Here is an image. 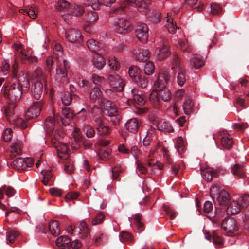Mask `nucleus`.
I'll use <instances>...</instances> for the list:
<instances>
[{"instance_id":"nucleus-1","label":"nucleus","mask_w":249,"mask_h":249,"mask_svg":"<svg viewBox=\"0 0 249 249\" xmlns=\"http://www.w3.org/2000/svg\"><path fill=\"white\" fill-rule=\"evenodd\" d=\"M169 79V73L164 70H160L158 77L155 81L154 86L159 90L160 98L164 101H168L171 98V93L169 90L165 89Z\"/></svg>"},{"instance_id":"nucleus-2","label":"nucleus","mask_w":249,"mask_h":249,"mask_svg":"<svg viewBox=\"0 0 249 249\" xmlns=\"http://www.w3.org/2000/svg\"><path fill=\"white\" fill-rule=\"evenodd\" d=\"M34 81L33 96L35 99L38 100L47 87V76L40 68L36 69L34 71Z\"/></svg>"},{"instance_id":"nucleus-3","label":"nucleus","mask_w":249,"mask_h":249,"mask_svg":"<svg viewBox=\"0 0 249 249\" xmlns=\"http://www.w3.org/2000/svg\"><path fill=\"white\" fill-rule=\"evenodd\" d=\"M69 68V62L63 59L62 62H57L54 78L56 84L63 86L69 83L67 70Z\"/></svg>"},{"instance_id":"nucleus-4","label":"nucleus","mask_w":249,"mask_h":249,"mask_svg":"<svg viewBox=\"0 0 249 249\" xmlns=\"http://www.w3.org/2000/svg\"><path fill=\"white\" fill-rule=\"evenodd\" d=\"M221 227L226 235L230 237H228L226 240L229 242V244L232 245L235 242L234 236L237 234L238 230L235 220L231 217H227L223 221Z\"/></svg>"},{"instance_id":"nucleus-5","label":"nucleus","mask_w":249,"mask_h":249,"mask_svg":"<svg viewBox=\"0 0 249 249\" xmlns=\"http://www.w3.org/2000/svg\"><path fill=\"white\" fill-rule=\"evenodd\" d=\"M18 64L15 62L12 67V74L13 78L18 81L24 90L28 91L30 87L29 77L27 73L23 70H18Z\"/></svg>"},{"instance_id":"nucleus-6","label":"nucleus","mask_w":249,"mask_h":249,"mask_svg":"<svg viewBox=\"0 0 249 249\" xmlns=\"http://www.w3.org/2000/svg\"><path fill=\"white\" fill-rule=\"evenodd\" d=\"M23 89V87L17 83H14L9 88H6L4 89V95L9 98L11 102L15 103L20 100L23 92H27Z\"/></svg>"},{"instance_id":"nucleus-7","label":"nucleus","mask_w":249,"mask_h":249,"mask_svg":"<svg viewBox=\"0 0 249 249\" xmlns=\"http://www.w3.org/2000/svg\"><path fill=\"white\" fill-rule=\"evenodd\" d=\"M33 163V160L30 158H18L12 161L11 166L17 170H24L28 167H32Z\"/></svg>"},{"instance_id":"nucleus-8","label":"nucleus","mask_w":249,"mask_h":249,"mask_svg":"<svg viewBox=\"0 0 249 249\" xmlns=\"http://www.w3.org/2000/svg\"><path fill=\"white\" fill-rule=\"evenodd\" d=\"M66 38L72 43L80 44L83 41V37L80 30L76 29H68L65 31Z\"/></svg>"},{"instance_id":"nucleus-9","label":"nucleus","mask_w":249,"mask_h":249,"mask_svg":"<svg viewBox=\"0 0 249 249\" xmlns=\"http://www.w3.org/2000/svg\"><path fill=\"white\" fill-rule=\"evenodd\" d=\"M41 109V104L40 102H34L27 109L25 114L26 120L34 119L40 114Z\"/></svg>"},{"instance_id":"nucleus-10","label":"nucleus","mask_w":249,"mask_h":249,"mask_svg":"<svg viewBox=\"0 0 249 249\" xmlns=\"http://www.w3.org/2000/svg\"><path fill=\"white\" fill-rule=\"evenodd\" d=\"M137 38L142 43H145L148 39V28L145 23H141L137 26L135 30Z\"/></svg>"},{"instance_id":"nucleus-11","label":"nucleus","mask_w":249,"mask_h":249,"mask_svg":"<svg viewBox=\"0 0 249 249\" xmlns=\"http://www.w3.org/2000/svg\"><path fill=\"white\" fill-rule=\"evenodd\" d=\"M52 144L56 148L59 157L64 159L68 158V146L66 144L57 141V136H55L53 138H52Z\"/></svg>"},{"instance_id":"nucleus-12","label":"nucleus","mask_w":249,"mask_h":249,"mask_svg":"<svg viewBox=\"0 0 249 249\" xmlns=\"http://www.w3.org/2000/svg\"><path fill=\"white\" fill-rule=\"evenodd\" d=\"M108 79L111 87L114 90L121 91L124 89V83L118 75H109Z\"/></svg>"},{"instance_id":"nucleus-13","label":"nucleus","mask_w":249,"mask_h":249,"mask_svg":"<svg viewBox=\"0 0 249 249\" xmlns=\"http://www.w3.org/2000/svg\"><path fill=\"white\" fill-rule=\"evenodd\" d=\"M115 30L120 34H125L131 30L130 23L125 19H119L116 22Z\"/></svg>"},{"instance_id":"nucleus-14","label":"nucleus","mask_w":249,"mask_h":249,"mask_svg":"<svg viewBox=\"0 0 249 249\" xmlns=\"http://www.w3.org/2000/svg\"><path fill=\"white\" fill-rule=\"evenodd\" d=\"M132 57L139 61L147 60L150 56L149 51L144 49H135L132 52Z\"/></svg>"},{"instance_id":"nucleus-15","label":"nucleus","mask_w":249,"mask_h":249,"mask_svg":"<svg viewBox=\"0 0 249 249\" xmlns=\"http://www.w3.org/2000/svg\"><path fill=\"white\" fill-rule=\"evenodd\" d=\"M17 52H19V57L21 60L25 63H28L32 64H36L37 63L38 59L36 57L28 56L24 53V50L22 49L21 45H18L16 48Z\"/></svg>"},{"instance_id":"nucleus-16","label":"nucleus","mask_w":249,"mask_h":249,"mask_svg":"<svg viewBox=\"0 0 249 249\" xmlns=\"http://www.w3.org/2000/svg\"><path fill=\"white\" fill-rule=\"evenodd\" d=\"M103 107L107 112L108 116H116L118 114V108L116 105L109 101H105L100 106Z\"/></svg>"},{"instance_id":"nucleus-17","label":"nucleus","mask_w":249,"mask_h":249,"mask_svg":"<svg viewBox=\"0 0 249 249\" xmlns=\"http://www.w3.org/2000/svg\"><path fill=\"white\" fill-rule=\"evenodd\" d=\"M90 99L93 102L98 101L100 106L105 101V99L103 98L102 91L97 87H95L91 89L90 93Z\"/></svg>"},{"instance_id":"nucleus-18","label":"nucleus","mask_w":249,"mask_h":249,"mask_svg":"<svg viewBox=\"0 0 249 249\" xmlns=\"http://www.w3.org/2000/svg\"><path fill=\"white\" fill-rule=\"evenodd\" d=\"M155 126L156 128L160 131L173 132L174 129L173 127L164 119H158L155 121Z\"/></svg>"},{"instance_id":"nucleus-19","label":"nucleus","mask_w":249,"mask_h":249,"mask_svg":"<svg viewBox=\"0 0 249 249\" xmlns=\"http://www.w3.org/2000/svg\"><path fill=\"white\" fill-rule=\"evenodd\" d=\"M179 59L177 57L175 58V65L178 69V72L177 76V82L180 86H182L186 80L185 70L179 65Z\"/></svg>"},{"instance_id":"nucleus-20","label":"nucleus","mask_w":249,"mask_h":249,"mask_svg":"<svg viewBox=\"0 0 249 249\" xmlns=\"http://www.w3.org/2000/svg\"><path fill=\"white\" fill-rule=\"evenodd\" d=\"M194 102L189 95H186L183 104V109L186 115H189L194 111Z\"/></svg>"},{"instance_id":"nucleus-21","label":"nucleus","mask_w":249,"mask_h":249,"mask_svg":"<svg viewBox=\"0 0 249 249\" xmlns=\"http://www.w3.org/2000/svg\"><path fill=\"white\" fill-rule=\"evenodd\" d=\"M217 171L214 170L213 168L206 167L201 169V174L206 180L210 181L214 177L217 176Z\"/></svg>"},{"instance_id":"nucleus-22","label":"nucleus","mask_w":249,"mask_h":249,"mask_svg":"<svg viewBox=\"0 0 249 249\" xmlns=\"http://www.w3.org/2000/svg\"><path fill=\"white\" fill-rule=\"evenodd\" d=\"M104 119L95 122L97 124V131L100 135H106L109 133L108 126L104 123Z\"/></svg>"},{"instance_id":"nucleus-23","label":"nucleus","mask_w":249,"mask_h":249,"mask_svg":"<svg viewBox=\"0 0 249 249\" xmlns=\"http://www.w3.org/2000/svg\"><path fill=\"white\" fill-rule=\"evenodd\" d=\"M242 207L238 201H232L229 205L226 212L228 214H235L239 212Z\"/></svg>"},{"instance_id":"nucleus-24","label":"nucleus","mask_w":249,"mask_h":249,"mask_svg":"<svg viewBox=\"0 0 249 249\" xmlns=\"http://www.w3.org/2000/svg\"><path fill=\"white\" fill-rule=\"evenodd\" d=\"M125 127L129 131L135 133L139 127V121L136 118L131 119L126 123Z\"/></svg>"},{"instance_id":"nucleus-25","label":"nucleus","mask_w":249,"mask_h":249,"mask_svg":"<svg viewBox=\"0 0 249 249\" xmlns=\"http://www.w3.org/2000/svg\"><path fill=\"white\" fill-rule=\"evenodd\" d=\"M170 54L169 46L166 44H163L162 47L159 48L157 57L158 60H162L167 58Z\"/></svg>"},{"instance_id":"nucleus-26","label":"nucleus","mask_w":249,"mask_h":249,"mask_svg":"<svg viewBox=\"0 0 249 249\" xmlns=\"http://www.w3.org/2000/svg\"><path fill=\"white\" fill-rule=\"evenodd\" d=\"M133 94L132 100L135 104L138 105H143L145 104L146 98L142 94H138V92L136 89H133L131 90Z\"/></svg>"},{"instance_id":"nucleus-27","label":"nucleus","mask_w":249,"mask_h":249,"mask_svg":"<svg viewBox=\"0 0 249 249\" xmlns=\"http://www.w3.org/2000/svg\"><path fill=\"white\" fill-rule=\"evenodd\" d=\"M230 199L229 194L225 190H222L219 195L216 196L214 202H217L219 205H225Z\"/></svg>"},{"instance_id":"nucleus-28","label":"nucleus","mask_w":249,"mask_h":249,"mask_svg":"<svg viewBox=\"0 0 249 249\" xmlns=\"http://www.w3.org/2000/svg\"><path fill=\"white\" fill-rule=\"evenodd\" d=\"M56 244L62 249H67L71 246V240L67 236H61L56 239Z\"/></svg>"},{"instance_id":"nucleus-29","label":"nucleus","mask_w":249,"mask_h":249,"mask_svg":"<svg viewBox=\"0 0 249 249\" xmlns=\"http://www.w3.org/2000/svg\"><path fill=\"white\" fill-rule=\"evenodd\" d=\"M59 224L57 221H51L49 224V230L51 234L54 236H57L60 233Z\"/></svg>"},{"instance_id":"nucleus-30","label":"nucleus","mask_w":249,"mask_h":249,"mask_svg":"<svg viewBox=\"0 0 249 249\" xmlns=\"http://www.w3.org/2000/svg\"><path fill=\"white\" fill-rule=\"evenodd\" d=\"M15 107V103L11 102L5 109V114L9 122L14 121V118L16 117L14 115V108Z\"/></svg>"},{"instance_id":"nucleus-31","label":"nucleus","mask_w":249,"mask_h":249,"mask_svg":"<svg viewBox=\"0 0 249 249\" xmlns=\"http://www.w3.org/2000/svg\"><path fill=\"white\" fill-rule=\"evenodd\" d=\"M22 149V143L20 141H16L11 146L10 152L13 156L19 155L21 153Z\"/></svg>"},{"instance_id":"nucleus-32","label":"nucleus","mask_w":249,"mask_h":249,"mask_svg":"<svg viewBox=\"0 0 249 249\" xmlns=\"http://www.w3.org/2000/svg\"><path fill=\"white\" fill-rule=\"evenodd\" d=\"M244 164L242 165L235 164L232 168V173L238 178H244L245 176V170L244 169Z\"/></svg>"},{"instance_id":"nucleus-33","label":"nucleus","mask_w":249,"mask_h":249,"mask_svg":"<svg viewBox=\"0 0 249 249\" xmlns=\"http://www.w3.org/2000/svg\"><path fill=\"white\" fill-rule=\"evenodd\" d=\"M42 182L45 185H51L52 182L53 175L49 170H42Z\"/></svg>"},{"instance_id":"nucleus-34","label":"nucleus","mask_w":249,"mask_h":249,"mask_svg":"<svg viewBox=\"0 0 249 249\" xmlns=\"http://www.w3.org/2000/svg\"><path fill=\"white\" fill-rule=\"evenodd\" d=\"M92 118L95 122L105 119L102 110L98 107L94 106L91 109Z\"/></svg>"},{"instance_id":"nucleus-35","label":"nucleus","mask_w":249,"mask_h":249,"mask_svg":"<svg viewBox=\"0 0 249 249\" xmlns=\"http://www.w3.org/2000/svg\"><path fill=\"white\" fill-rule=\"evenodd\" d=\"M53 55L56 57L57 62H62L64 59L63 57V53L62 50V46L59 44H56L53 48Z\"/></svg>"},{"instance_id":"nucleus-36","label":"nucleus","mask_w":249,"mask_h":249,"mask_svg":"<svg viewBox=\"0 0 249 249\" xmlns=\"http://www.w3.org/2000/svg\"><path fill=\"white\" fill-rule=\"evenodd\" d=\"M93 64L97 69L101 70L105 65L104 58L100 55L96 54L94 56Z\"/></svg>"},{"instance_id":"nucleus-37","label":"nucleus","mask_w":249,"mask_h":249,"mask_svg":"<svg viewBox=\"0 0 249 249\" xmlns=\"http://www.w3.org/2000/svg\"><path fill=\"white\" fill-rule=\"evenodd\" d=\"M98 19V15L96 12L91 11L86 14L84 19L87 23L91 24L96 22Z\"/></svg>"},{"instance_id":"nucleus-38","label":"nucleus","mask_w":249,"mask_h":249,"mask_svg":"<svg viewBox=\"0 0 249 249\" xmlns=\"http://www.w3.org/2000/svg\"><path fill=\"white\" fill-rule=\"evenodd\" d=\"M141 70L135 66L130 67L128 71L129 76L135 81H137V79L141 76Z\"/></svg>"},{"instance_id":"nucleus-39","label":"nucleus","mask_w":249,"mask_h":249,"mask_svg":"<svg viewBox=\"0 0 249 249\" xmlns=\"http://www.w3.org/2000/svg\"><path fill=\"white\" fill-rule=\"evenodd\" d=\"M190 63L196 69H198L204 65V61L200 56H195L191 58Z\"/></svg>"},{"instance_id":"nucleus-40","label":"nucleus","mask_w":249,"mask_h":249,"mask_svg":"<svg viewBox=\"0 0 249 249\" xmlns=\"http://www.w3.org/2000/svg\"><path fill=\"white\" fill-rule=\"evenodd\" d=\"M54 120L52 117H48L44 122V127L48 133L52 132L54 129Z\"/></svg>"},{"instance_id":"nucleus-41","label":"nucleus","mask_w":249,"mask_h":249,"mask_svg":"<svg viewBox=\"0 0 249 249\" xmlns=\"http://www.w3.org/2000/svg\"><path fill=\"white\" fill-rule=\"evenodd\" d=\"M213 243L218 248H222L224 246V240L221 236L218 235L215 232L212 234Z\"/></svg>"},{"instance_id":"nucleus-42","label":"nucleus","mask_w":249,"mask_h":249,"mask_svg":"<svg viewBox=\"0 0 249 249\" xmlns=\"http://www.w3.org/2000/svg\"><path fill=\"white\" fill-rule=\"evenodd\" d=\"M155 89H156L153 90L150 93L149 95V100L152 104L154 106H157L160 105V99L159 97V93H158L159 90L157 89V88Z\"/></svg>"},{"instance_id":"nucleus-43","label":"nucleus","mask_w":249,"mask_h":249,"mask_svg":"<svg viewBox=\"0 0 249 249\" xmlns=\"http://www.w3.org/2000/svg\"><path fill=\"white\" fill-rule=\"evenodd\" d=\"M221 144L226 149H230L233 145V140L229 136H223L221 139Z\"/></svg>"},{"instance_id":"nucleus-44","label":"nucleus","mask_w":249,"mask_h":249,"mask_svg":"<svg viewBox=\"0 0 249 249\" xmlns=\"http://www.w3.org/2000/svg\"><path fill=\"white\" fill-rule=\"evenodd\" d=\"M222 190H224L223 189H221L218 186L214 185H213L210 190V193L211 197H212L213 200L214 201H215V198L216 196H217L220 193H221Z\"/></svg>"},{"instance_id":"nucleus-45","label":"nucleus","mask_w":249,"mask_h":249,"mask_svg":"<svg viewBox=\"0 0 249 249\" xmlns=\"http://www.w3.org/2000/svg\"><path fill=\"white\" fill-rule=\"evenodd\" d=\"M18 236V232L15 230H10L6 233L7 243H12L15 241L16 237Z\"/></svg>"},{"instance_id":"nucleus-46","label":"nucleus","mask_w":249,"mask_h":249,"mask_svg":"<svg viewBox=\"0 0 249 249\" xmlns=\"http://www.w3.org/2000/svg\"><path fill=\"white\" fill-rule=\"evenodd\" d=\"M87 45L88 47L93 52L99 50V46L98 42L93 39H90L87 40Z\"/></svg>"},{"instance_id":"nucleus-47","label":"nucleus","mask_w":249,"mask_h":249,"mask_svg":"<svg viewBox=\"0 0 249 249\" xmlns=\"http://www.w3.org/2000/svg\"><path fill=\"white\" fill-rule=\"evenodd\" d=\"M166 27L168 32L172 34H174L177 29L176 24L173 22V20L172 18H168Z\"/></svg>"},{"instance_id":"nucleus-48","label":"nucleus","mask_w":249,"mask_h":249,"mask_svg":"<svg viewBox=\"0 0 249 249\" xmlns=\"http://www.w3.org/2000/svg\"><path fill=\"white\" fill-rule=\"evenodd\" d=\"M71 7V13L76 16H80L84 12V9L81 6L73 4Z\"/></svg>"},{"instance_id":"nucleus-49","label":"nucleus","mask_w":249,"mask_h":249,"mask_svg":"<svg viewBox=\"0 0 249 249\" xmlns=\"http://www.w3.org/2000/svg\"><path fill=\"white\" fill-rule=\"evenodd\" d=\"M79 228L81 231V233H83L85 237L89 234L90 229L88 225L85 221H81L79 224Z\"/></svg>"},{"instance_id":"nucleus-50","label":"nucleus","mask_w":249,"mask_h":249,"mask_svg":"<svg viewBox=\"0 0 249 249\" xmlns=\"http://www.w3.org/2000/svg\"><path fill=\"white\" fill-rule=\"evenodd\" d=\"M70 7V4L64 0H59L56 6V9L60 11L67 10Z\"/></svg>"},{"instance_id":"nucleus-51","label":"nucleus","mask_w":249,"mask_h":249,"mask_svg":"<svg viewBox=\"0 0 249 249\" xmlns=\"http://www.w3.org/2000/svg\"><path fill=\"white\" fill-rule=\"evenodd\" d=\"M155 66L153 62H147L144 67V71L145 74L150 75L154 73Z\"/></svg>"},{"instance_id":"nucleus-52","label":"nucleus","mask_w":249,"mask_h":249,"mask_svg":"<svg viewBox=\"0 0 249 249\" xmlns=\"http://www.w3.org/2000/svg\"><path fill=\"white\" fill-rule=\"evenodd\" d=\"M187 4L194 8L197 9L198 11H201L203 9V5L200 4L198 0H186Z\"/></svg>"},{"instance_id":"nucleus-53","label":"nucleus","mask_w":249,"mask_h":249,"mask_svg":"<svg viewBox=\"0 0 249 249\" xmlns=\"http://www.w3.org/2000/svg\"><path fill=\"white\" fill-rule=\"evenodd\" d=\"M178 45L183 51H189L191 49V46L188 42V39L186 40H179Z\"/></svg>"},{"instance_id":"nucleus-54","label":"nucleus","mask_w":249,"mask_h":249,"mask_svg":"<svg viewBox=\"0 0 249 249\" xmlns=\"http://www.w3.org/2000/svg\"><path fill=\"white\" fill-rule=\"evenodd\" d=\"M85 6H91L93 10H97L100 7L99 0H84Z\"/></svg>"},{"instance_id":"nucleus-55","label":"nucleus","mask_w":249,"mask_h":249,"mask_svg":"<svg viewBox=\"0 0 249 249\" xmlns=\"http://www.w3.org/2000/svg\"><path fill=\"white\" fill-rule=\"evenodd\" d=\"M105 220L104 214L101 212L92 220L91 224L93 226L101 224Z\"/></svg>"},{"instance_id":"nucleus-56","label":"nucleus","mask_w":249,"mask_h":249,"mask_svg":"<svg viewBox=\"0 0 249 249\" xmlns=\"http://www.w3.org/2000/svg\"><path fill=\"white\" fill-rule=\"evenodd\" d=\"M238 202L242 208L247 207L249 205V195H245L238 199Z\"/></svg>"},{"instance_id":"nucleus-57","label":"nucleus","mask_w":249,"mask_h":249,"mask_svg":"<svg viewBox=\"0 0 249 249\" xmlns=\"http://www.w3.org/2000/svg\"><path fill=\"white\" fill-rule=\"evenodd\" d=\"M2 138L5 142L10 141L12 138V130L9 128H6L2 133Z\"/></svg>"},{"instance_id":"nucleus-58","label":"nucleus","mask_w":249,"mask_h":249,"mask_svg":"<svg viewBox=\"0 0 249 249\" xmlns=\"http://www.w3.org/2000/svg\"><path fill=\"white\" fill-rule=\"evenodd\" d=\"M211 10L213 15H219L222 13V7L216 3H213L211 4Z\"/></svg>"},{"instance_id":"nucleus-59","label":"nucleus","mask_w":249,"mask_h":249,"mask_svg":"<svg viewBox=\"0 0 249 249\" xmlns=\"http://www.w3.org/2000/svg\"><path fill=\"white\" fill-rule=\"evenodd\" d=\"M14 119V121H12L11 122L14 123L15 125L20 127L22 128L27 127V124L26 122L22 118H18L16 116Z\"/></svg>"},{"instance_id":"nucleus-60","label":"nucleus","mask_w":249,"mask_h":249,"mask_svg":"<svg viewBox=\"0 0 249 249\" xmlns=\"http://www.w3.org/2000/svg\"><path fill=\"white\" fill-rule=\"evenodd\" d=\"M176 146L179 153L183 152L185 149V143L183 138L179 137L176 142Z\"/></svg>"},{"instance_id":"nucleus-61","label":"nucleus","mask_w":249,"mask_h":249,"mask_svg":"<svg viewBox=\"0 0 249 249\" xmlns=\"http://www.w3.org/2000/svg\"><path fill=\"white\" fill-rule=\"evenodd\" d=\"M108 65L110 69L113 70H117L120 67V64L115 57L109 60Z\"/></svg>"},{"instance_id":"nucleus-62","label":"nucleus","mask_w":249,"mask_h":249,"mask_svg":"<svg viewBox=\"0 0 249 249\" xmlns=\"http://www.w3.org/2000/svg\"><path fill=\"white\" fill-rule=\"evenodd\" d=\"M65 170L66 172L71 174L74 171L73 163L71 160H67L65 162Z\"/></svg>"},{"instance_id":"nucleus-63","label":"nucleus","mask_w":249,"mask_h":249,"mask_svg":"<svg viewBox=\"0 0 249 249\" xmlns=\"http://www.w3.org/2000/svg\"><path fill=\"white\" fill-rule=\"evenodd\" d=\"M163 209L167 214L169 215L171 219H173L176 217V213L172 208L168 205H164L163 206Z\"/></svg>"},{"instance_id":"nucleus-64","label":"nucleus","mask_w":249,"mask_h":249,"mask_svg":"<svg viewBox=\"0 0 249 249\" xmlns=\"http://www.w3.org/2000/svg\"><path fill=\"white\" fill-rule=\"evenodd\" d=\"M86 136L89 138L93 137L95 134V131L93 127L90 125H87L85 127Z\"/></svg>"}]
</instances>
